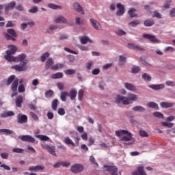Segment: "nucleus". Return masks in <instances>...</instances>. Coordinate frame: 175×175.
Wrapping results in <instances>:
<instances>
[{"label":"nucleus","instance_id":"8fccbe9b","mask_svg":"<svg viewBox=\"0 0 175 175\" xmlns=\"http://www.w3.org/2000/svg\"><path fill=\"white\" fill-rule=\"evenodd\" d=\"M139 134L142 137H148V133L143 130L139 131Z\"/></svg>","mask_w":175,"mask_h":175},{"label":"nucleus","instance_id":"c756f323","mask_svg":"<svg viewBox=\"0 0 175 175\" xmlns=\"http://www.w3.org/2000/svg\"><path fill=\"white\" fill-rule=\"evenodd\" d=\"M66 96H69L68 92H62L60 94V98L62 102H66Z\"/></svg>","mask_w":175,"mask_h":175},{"label":"nucleus","instance_id":"680f3d73","mask_svg":"<svg viewBox=\"0 0 175 175\" xmlns=\"http://www.w3.org/2000/svg\"><path fill=\"white\" fill-rule=\"evenodd\" d=\"M153 17H157V18H162V15L158 12V11H154Z\"/></svg>","mask_w":175,"mask_h":175},{"label":"nucleus","instance_id":"0e129e2a","mask_svg":"<svg viewBox=\"0 0 175 175\" xmlns=\"http://www.w3.org/2000/svg\"><path fill=\"white\" fill-rule=\"evenodd\" d=\"M47 117L48 120H53L54 118V113H53V112L48 111Z\"/></svg>","mask_w":175,"mask_h":175},{"label":"nucleus","instance_id":"f03ea898","mask_svg":"<svg viewBox=\"0 0 175 175\" xmlns=\"http://www.w3.org/2000/svg\"><path fill=\"white\" fill-rule=\"evenodd\" d=\"M137 100V96L135 94L129 93L127 97L124 96L118 95L116 96V103H120V102L122 105H131Z\"/></svg>","mask_w":175,"mask_h":175},{"label":"nucleus","instance_id":"4d7b16f0","mask_svg":"<svg viewBox=\"0 0 175 175\" xmlns=\"http://www.w3.org/2000/svg\"><path fill=\"white\" fill-rule=\"evenodd\" d=\"M140 59L144 65H148V63L147 62V61H146V59H147V57H146V56H141Z\"/></svg>","mask_w":175,"mask_h":175},{"label":"nucleus","instance_id":"4be33fe9","mask_svg":"<svg viewBox=\"0 0 175 175\" xmlns=\"http://www.w3.org/2000/svg\"><path fill=\"white\" fill-rule=\"evenodd\" d=\"M55 23H56L57 24L61 23H63V24H66L68 21H66V18H65V17L60 16L55 18Z\"/></svg>","mask_w":175,"mask_h":175},{"label":"nucleus","instance_id":"f704fd0d","mask_svg":"<svg viewBox=\"0 0 175 175\" xmlns=\"http://www.w3.org/2000/svg\"><path fill=\"white\" fill-rule=\"evenodd\" d=\"M64 143L66 144H71V146H72V147H76V144L73 143V141H72V139H70V138H69L68 137H66L64 139Z\"/></svg>","mask_w":175,"mask_h":175},{"label":"nucleus","instance_id":"774afa93","mask_svg":"<svg viewBox=\"0 0 175 175\" xmlns=\"http://www.w3.org/2000/svg\"><path fill=\"white\" fill-rule=\"evenodd\" d=\"M170 17H175V8H173L170 10Z\"/></svg>","mask_w":175,"mask_h":175},{"label":"nucleus","instance_id":"bb28decb","mask_svg":"<svg viewBox=\"0 0 175 175\" xmlns=\"http://www.w3.org/2000/svg\"><path fill=\"white\" fill-rule=\"evenodd\" d=\"M57 107H58V99L55 98V99L52 101L51 109H52V110H53L54 111H57Z\"/></svg>","mask_w":175,"mask_h":175},{"label":"nucleus","instance_id":"c9c22d12","mask_svg":"<svg viewBox=\"0 0 175 175\" xmlns=\"http://www.w3.org/2000/svg\"><path fill=\"white\" fill-rule=\"evenodd\" d=\"M133 111H146V108L140 105L134 107L133 108Z\"/></svg>","mask_w":175,"mask_h":175},{"label":"nucleus","instance_id":"72a5a7b5","mask_svg":"<svg viewBox=\"0 0 175 175\" xmlns=\"http://www.w3.org/2000/svg\"><path fill=\"white\" fill-rule=\"evenodd\" d=\"M154 24V22L152 20H146L144 22V25H145V27H152Z\"/></svg>","mask_w":175,"mask_h":175},{"label":"nucleus","instance_id":"423d86ee","mask_svg":"<svg viewBox=\"0 0 175 175\" xmlns=\"http://www.w3.org/2000/svg\"><path fill=\"white\" fill-rule=\"evenodd\" d=\"M70 170L72 173L79 174L84 170V166L79 163H75L71 166Z\"/></svg>","mask_w":175,"mask_h":175},{"label":"nucleus","instance_id":"f257e3e1","mask_svg":"<svg viewBox=\"0 0 175 175\" xmlns=\"http://www.w3.org/2000/svg\"><path fill=\"white\" fill-rule=\"evenodd\" d=\"M17 51V46L14 45H9L8 50L6 51V55H4L5 59L8 61V62H21L20 64H16L11 66V69H14L16 72H25L28 68L27 67V64L28 61L25 60L27 58V55L22 53L18 55L17 57H14V54Z\"/></svg>","mask_w":175,"mask_h":175},{"label":"nucleus","instance_id":"dca6fc26","mask_svg":"<svg viewBox=\"0 0 175 175\" xmlns=\"http://www.w3.org/2000/svg\"><path fill=\"white\" fill-rule=\"evenodd\" d=\"M104 167L107 168L106 169L107 172H111V173L118 172V168H117V167L114 165H105Z\"/></svg>","mask_w":175,"mask_h":175},{"label":"nucleus","instance_id":"de8ad7c7","mask_svg":"<svg viewBox=\"0 0 175 175\" xmlns=\"http://www.w3.org/2000/svg\"><path fill=\"white\" fill-rule=\"evenodd\" d=\"M84 95V92L83 90H80L78 92V99L81 102L83 100V96Z\"/></svg>","mask_w":175,"mask_h":175},{"label":"nucleus","instance_id":"4c0bfd02","mask_svg":"<svg viewBox=\"0 0 175 175\" xmlns=\"http://www.w3.org/2000/svg\"><path fill=\"white\" fill-rule=\"evenodd\" d=\"M48 8H49L50 9H62V7H61V5H58L57 4H54V3H49L48 4Z\"/></svg>","mask_w":175,"mask_h":175},{"label":"nucleus","instance_id":"1a4fd4ad","mask_svg":"<svg viewBox=\"0 0 175 175\" xmlns=\"http://www.w3.org/2000/svg\"><path fill=\"white\" fill-rule=\"evenodd\" d=\"M5 9V13H9V10H13L16 8V1H12L8 4L3 5Z\"/></svg>","mask_w":175,"mask_h":175},{"label":"nucleus","instance_id":"3c124183","mask_svg":"<svg viewBox=\"0 0 175 175\" xmlns=\"http://www.w3.org/2000/svg\"><path fill=\"white\" fill-rule=\"evenodd\" d=\"M30 116L34 120V121H39V117L35 113L30 112Z\"/></svg>","mask_w":175,"mask_h":175},{"label":"nucleus","instance_id":"864d4df0","mask_svg":"<svg viewBox=\"0 0 175 175\" xmlns=\"http://www.w3.org/2000/svg\"><path fill=\"white\" fill-rule=\"evenodd\" d=\"M153 116H154V117H157V118H163V115L161 112H154Z\"/></svg>","mask_w":175,"mask_h":175},{"label":"nucleus","instance_id":"ea45409f","mask_svg":"<svg viewBox=\"0 0 175 175\" xmlns=\"http://www.w3.org/2000/svg\"><path fill=\"white\" fill-rule=\"evenodd\" d=\"M139 24H140V21L136 19L129 23V25H130V27H137V25H139Z\"/></svg>","mask_w":175,"mask_h":175},{"label":"nucleus","instance_id":"13d9d810","mask_svg":"<svg viewBox=\"0 0 175 175\" xmlns=\"http://www.w3.org/2000/svg\"><path fill=\"white\" fill-rule=\"evenodd\" d=\"M92 65H94V62L90 61V62H88L86 64V69L90 70V69H91V68H92Z\"/></svg>","mask_w":175,"mask_h":175},{"label":"nucleus","instance_id":"e433bc0d","mask_svg":"<svg viewBox=\"0 0 175 175\" xmlns=\"http://www.w3.org/2000/svg\"><path fill=\"white\" fill-rule=\"evenodd\" d=\"M16 76L14 75H11L7 80V85H10V84H12V83H13V81H14V80H16Z\"/></svg>","mask_w":175,"mask_h":175},{"label":"nucleus","instance_id":"5fc2aeb1","mask_svg":"<svg viewBox=\"0 0 175 175\" xmlns=\"http://www.w3.org/2000/svg\"><path fill=\"white\" fill-rule=\"evenodd\" d=\"M3 133H5L6 135H12V133H14V132H13V131H11L10 129H3Z\"/></svg>","mask_w":175,"mask_h":175},{"label":"nucleus","instance_id":"393cba45","mask_svg":"<svg viewBox=\"0 0 175 175\" xmlns=\"http://www.w3.org/2000/svg\"><path fill=\"white\" fill-rule=\"evenodd\" d=\"M76 96H77V91L75 89H72L70 91V98L71 100H75V99H76Z\"/></svg>","mask_w":175,"mask_h":175},{"label":"nucleus","instance_id":"49530a36","mask_svg":"<svg viewBox=\"0 0 175 175\" xmlns=\"http://www.w3.org/2000/svg\"><path fill=\"white\" fill-rule=\"evenodd\" d=\"M161 125L163 126H167V128H173V126L174 125V123H169L167 122H163L161 123Z\"/></svg>","mask_w":175,"mask_h":175},{"label":"nucleus","instance_id":"37998d69","mask_svg":"<svg viewBox=\"0 0 175 175\" xmlns=\"http://www.w3.org/2000/svg\"><path fill=\"white\" fill-rule=\"evenodd\" d=\"M50 57V53H45L41 55V61L42 62H44L46 61V58H49Z\"/></svg>","mask_w":175,"mask_h":175},{"label":"nucleus","instance_id":"c85d7f7f","mask_svg":"<svg viewBox=\"0 0 175 175\" xmlns=\"http://www.w3.org/2000/svg\"><path fill=\"white\" fill-rule=\"evenodd\" d=\"M148 107H150L152 109H154L155 110H159V107L158 106V104H157L154 102H150L148 104Z\"/></svg>","mask_w":175,"mask_h":175},{"label":"nucleus","instance_id":"412c9836","mask_svg":"<svg viewBox=\"0 0 175 175\" xmlns=\"http://www.w3.org/2000/svg\"><path fill=\"white\" fill-rule=\"evenodd\" d=\"M14 116V112L13 111H5L1 114L2 118H8V117H13Z\"/></svg>","mask_w":175,"mask_h":175},{"label":"nucleus","instance_id":"ddd939ff","mask_svg":"<svg viewBox=\"0 0 175 175\" xmlns=\"http://www.w3.org/2000/svg\"><path fill=\"white\" fill-rule=\"evenodd\" d=\"M79 39L82 44H87V43H90V44L94 43V41L90 39V38H88V36H87L80 37Z\"/></svg>","mask_w":175,"mask_h":175},{"label":"nucleus","instance_id":"7ed1b4c3","mask_svg":"<svg viewBox=\"0 0 175 175\" xmlns=\"http://www.w3.org/2000/svg\"><path fill=\"white\" fill-rule=\"evenodd\" d=\"M116 135L118 136V137H120L121 135H126L122 137H120L121 142H131V140H132V133H129L126 130L116 131Z\"/></svg>","mask_w":175,"mask_h":175},{"label":"nucleus","instance_id":"e2e57ef3","mask_svg":"<svg viewBox=\"0 0 175 175\" xmlns=\"http://www.w3.org/2000/svg\"><path fill=\"white\" fill-rule=\"evenodd\" d=\"M38 10V7H33L30 10H29V13H36Z\"/></svg>","mask_w":175,"mask_h":175},{"label":"nucleus","instance_id":"6ab92c4d","mask_svg":"<svg viewBox=\"0 0 175 175\" xmlns=\"http://www.w3.org/2000/svg\"><path fill=\"white\" fill-rule=\"evenodd\" d=\"M17 88H18V79H14L11 85V90L13 92H16Z\"/></svg>","mask_w":175,"mask_h":175},{"label":"nucleus","instance_id":"aec40b11","mask_svg":"<svg viewBox=\"0 0 175 175\" xmlns=\"http://www.w3.org/2000/svg\"><path fill=\"white\" fill-rule=\"evenodd\" d=\"M90 23H91L92 27H94V28H95V29H97V30L100 29V24L99 23V22L96 21V20H95L94 18H91Z\"/></svg>","mask_w":175,"mask_h":175},{"label":"nucleus","instance_id":"a878e982","mask_svg":"<svg viewBox=\"0 0 175 175\" xmlns=\"http://www.w3.org/2000/svg\"><path fill=\"white\" fill-rule=\"evenodd\" d=\"M136 12V9L131 8L128 11V14L131 17V18H133V17H137V14H135Z\"/></svg>","mask_w":175,"mask_h":175},{"label":"nucleus","instance_id":"2eb2a0df","mask_svg":"<svg viewBox=\"0 0 175 175\" xmlns=\"http://www.w3.org/2000/svg\"><path fill=\"white\" fill-rule=\"evenodd\" d=\"M23 102H24V98L23 96H18L15 99L16 107H21V106H23Z\"/></svg>","mask_w":175,"mask_h":175},{"label":"nucleus","instance_id":"473e14b6","mask_svg":"<svg viewBox=\"0 0 175 175\" xmlns=\"http://www.w3.org/2000/svg\"><path fill=\"white\" fill-rule=\"evenodd\" d=\"M36 137H38V139H40L42 142H47L50 140V137L46 135H38L36 136Z\"/></svg>","mask_w":175,"mask_h":175},{"label":"nucleus","instance_id":"c03bdc74","mask_svg":"<svg viewBox=\"0 0 175 175\" xmlns=\"http://www.w3.org/2000/svg\"><path fill=\"white\" fill-rule=\"evenodd\" d=\"M54 95V92L51 90H48L45 92V98H51Z\"/></svg>","mask_w":175,"mask_h":175},{"label":"nucleus","instance_id":"2f4dec72","mask_svg":"<svg viewBox=\"0 0 175 175\" xmlns=\"http://www.w3.org/2000/svg\"><path fill=\"white\" fill-rule=\"evenodd\" d=\"M62 68H64V64H57L52 66L51 67V69H52V70H58V69H62Z\"/></svg>","mask_w":175,"mask_h":175},{"label":"nucleus","instance_id":"6e6d98bb","mask_svg":"<svg viewBox=\"0 0 175 175\" xmlns=\"http://www.w3.org/2000/svg\"><path fill=\"white\" fill-rule=\"evenodd\" d=\"M90 161L92 163H93V165H95L96 166H99L98 163H96V161H95V157H94V156H90Z\"/></svg>","mask_w":175,"mask_h":175},{"label":"nucleus","instance_id":"79ce46f5","mask_svg":"<svg viewBox=\"0 0 175 175\" xmlns=\"http://www.w3.org/2000/svg\"><path fill=\"white\" fill-rule=\"evenodd\" d=\"M12 152H15L16 154H23V152H24V149L20 148H15L12 149Z\"/></svg>","mask_w":175,"mask_h":175},{"label":"nucleus","instance_id":"7c9ffc66","mask_svg":"<svg viewBox=\"0 0 175 175\" xmlns=\"http://www.w3.org/2000/svg\"><path fill=\"white\" fill-rule=\"evenodd\" d=\"M51 79H62L64 77V73L57 72L51 75Z\"/></svg>","mask_w":175,"mask_h":175},{"label":"nucleus","instance_id":"cd10ccee","mask_svg":"<svg viewBox=\"0 0 175 175\" xmlns=\"http://www.w3.org/2000/svg\"><path fill=\"white\" fill-rule=\"evenodd\" d=\"M53 64H54V60H53L52 58H49L46 62V66H45L46 69H50V68H51V66Z\"/></svg>","mask_w":175,"mask_h":175},{"label":"nucleus","instance_id":"a18cd8bd","mask_svg":"<svg viewBox=\"0 0 175 175\" xmlns=\"http://www.w3.org/2000/svg\"><path fill=\"white\" fill-rule=\"evenodd\" d=\"M142 79H144V80H146V81H151V76H150V75L147 73H144V75H142Z\"/></svg>","mask_w":175,"mask_h":175},{"label":"nucleus","instance_id":"a19ab883","mask_svg":"<svg viewBox=\"0 0 175 175\" xmlns=\"http://www.w3.org/2000/svg\"><path fill=\"white\" fill-rule=\"evenodd\" d=\"M65 75H67L68 76H70L72 75H75L76 73V70L73 69H68L64 71Z\"/></svg>","mask_w":175,"mask_h":175},{"label":"nucleus","instance_id":"9b49d317","mask_svg":"<svg viewBox=\"0 0 175 175\" xmlns=\"http://www.w3.org/2000/svg\"><path fill=\"white\" fill-rule=\"evenodd\" d=\"M118 11L116 12L117 16H122L125 13V7L120 3L117 4Z\"/></svg>","mask_w":175,"mask_h":175},{"label":"nucleus","instance_id":"f8f14e48","mask_svg":"<svg viewBox=\"0 0 175 175\" xmlns=\"http://www.w3.org/2000/svg\"><path fill=\"white\" fill-rule=\"evenodd\" d=\"M132 175H147L144 171V167L139 166L137 167V171L133 172Z\"/></svg>","mask_w":175,"mask_h":175},{"label":"nucleus","instance_id":"603ef678","mask_svg":"<svg viewBox=\"0 0 175 175\" xmlns=\"http://www.w3.org/2000/svg\"><path fill=\"white\" fill-rule=\"evenodd\" d=\"M131 70H132V73H139V72H140V67L133 66Z\"/></svg>","mask_w":175,"mask_h":175},{"label":"nucleus","instance_id":"20e7f679","mask_svg":"<svg viewBox=\"0 0 175 175\" xmlns=\"http://www.w3.org/2000/svg\"><path fill=\"white\" fill-rule=\"evenodd\" d=\"M8 33H5V37L6 38V39H8V40H10V39L12 40H16V38H17V33H16V31H14V29H8L7 30Z\"/></svg>","mask_w":175,"mask_h":175},{"label":"nucleus","instance_id":"9d476101","mask_svg":"<svg viewBox=\"0 0 175 175\" xmlns=\"http://www.w3.org/2000/svg\"><path fill=\"white\" fill-rule=\"evenodd\" d=\"M19 139L22 142H27L28 143H35V138L32 137L31 135H22L19 137Z\"/></svg>","mask_w":175,"mask_h":175},{"label":"nucleus","instance_id":"58836bf2","mask_svg":"<svg viewBox=\"0 0 175 175\" xmlns=\"http://www.w3.org/2000/svg\"><path fill=\"white\" fill-rule=\"evenodd\" d=\"M126 61V57L125 55L119 56V65H124V63Z\"/></svg>","mask_w":175,"mask_h":175},{"label":"nucleus","instance_id":"4468645a","mask_svg":"<svg viewBox=\"0 0 175 175\" xmlns=\"http://www.w3.org/2000/svg\"><path fill=\"white\" fill-rule=\"evenodd\" d=\"M73 8L75 10L78 12V13H80L81 14H84V10H83V7L79 3H74Z\"/></svg>","mask_w":175,"mask_h":175},{"label":"nucleus","instance_id":"bf43d9fd","mask_svg":"<svg viewBox=\"0 0 175 175\" xmlns=\"http://www.w3.org/2000/svg\"><path fill=\"white\" fill-rule=\"evenodd\" d=\"M16 10H18L19 12H23L24 10V7L21 4H18L16 6Z\"/></svg>","mask_w":175,"mask_h":175},{"label":"nucleus","instance_id":"09e8293b","mask_svg":"<svg viewBox=\"0 0 175 175\" xmlns=\"http://www.w3.org/2000/svg\"><path fill=\"white\" fill-rule=\"evenodd\" d=\"M18 91L20 94L22 92H25V87H24V84H21L18 88Z\"/></svg>","mask_w":175,"mask_h":175},{"label":"nucleus","instance_id":"a211bd4d","mask_svg":"<svg viewBox=\"0 0 175 175\" xmlns=\"http://www.w3.org/2000/svg\"><path fill=\"white\" fill-rule=\"evenodd\" d=\"M160 106H161L163 109H169L174 106V103H167V102L163 101L160 103Z\"/></svg>","mask_w":175,"mask_h":175},{"label":"nucleus","instance_id":"b1692460","mask_svg":"<svg viewBox=\"0 0 175 175\" xmlns=\"http://www.w3.org/2000/svg\"><path fill=\"white\" fill-rule=\"evenodd\" d=\"M152 90H154L155 91H158L159 90H163L165 88V85L159 84V85H150Z\"/></svg>","mask_w":175,"mask_h":175},{"label":"nucleus","instance_id":"6e6552de","mask_svg":"<svg viewBox=\"0 0 175 175\" xmlns=\"http://www.w3.org/2000/svg\"><path fill=\"white\" fill-rule=\"evenodd\" d=\"M16 121L18 124H27L28 122V116L19 113L16 116Z\"/></svg>","mask_w":175,"mask_h":175},{"label":"nucleus","instance_id":"052dcab7","mask_svg":"<svg viewBox=\"0 0 175 175\" xmlns=\"http://www.w3.org/2000/svg\"><path fill=\"white\" fill-rule=\"evenodd\" d=\"M116 33L119 36H123L124 35H126V33L124 30H118L116 31Z\"/></svg>","mask_w":175,"mask_h":175},{"label":"nucleus","instance_id":"69168bd1","mask_svg":"<svg viewBox=\"0 0 175 175\" xmlns=\"http://www.w3.org/2000/svg\"><path fill=\"white\" fill-rule=\"evenodd\" d=\"M57 88L60 90L62 91L64 90V83L59 82L57 83Z\"/></svg>","mask_w":175,"mask_h":175},{"label":"nucleus","instance_id":"338daca9","mask_svg":"<svg viewBox=\"0 0 175 175\" xmlns=\"http://www.w3.org/2000/svg\"><path fill=\"white\" fill-rule=\"evenodd\" d=\"M57 113L59 114V116H64L65 109L64 108H59L57 111Z\"/></svg>","mask_w":175,"mask_h":175},{"label":"nucleus","instance_id":"39448f33","mask_svg":"<svg viewBox=\"0 0 175 175\" xmlns=\"http://www.w3.org/2000/svg\"><path fill=\"white\" fill-rule=\"evenodd\" d=\"M41 146L44 150H46L48 152L51 154V155H53V157H57V153H55V146H50L46 144V143L44 142L41 143Z\"/></svg>","mask_w":175,"mask_h":175},{"label":"nucleus","instance_id":"5701e85b","mask_svg":"<svg viewBox=\"0 0 175 175\" xmlns=\"http://www.w3.org/2000/svg\"><path fill=\"white\" fill-rule=\"evenodd\" d=\"M124 88L129 90V91H136V87L132 85V83H124Z\"/></svg>","mask_w":175,"mask_h":175},{"label":"nucleus","instance_id":"f3484780","mask_svg":"<svg viewBox=\"0 0 175 175\" xmlns=\"http://www.w3.org/2000/svg\"><path fill=\"white\" fill-rule=\"evenodd\" d=\"M127 47L128 49H131L132 50L144 51V49L143 47L137 44H128Z\"/></svg>","mask_w":175,"mask_h":175},{"label":"nucleus","instance_id":"0eeeda50","mask_svg":"<svg viewBox=\"0 0 175 175\" xmlns=\"http://www.w3.org/2000/svg\"><path fill=\"white\" fill-rule=\"evenodd\" d=\"M143 38H144V39H148V40H150L152 43H161V40L157 39V38L152 34L144 33L143 34Z\"/></svg>","mask_w":175,"mask_h":175}]
</instances>
